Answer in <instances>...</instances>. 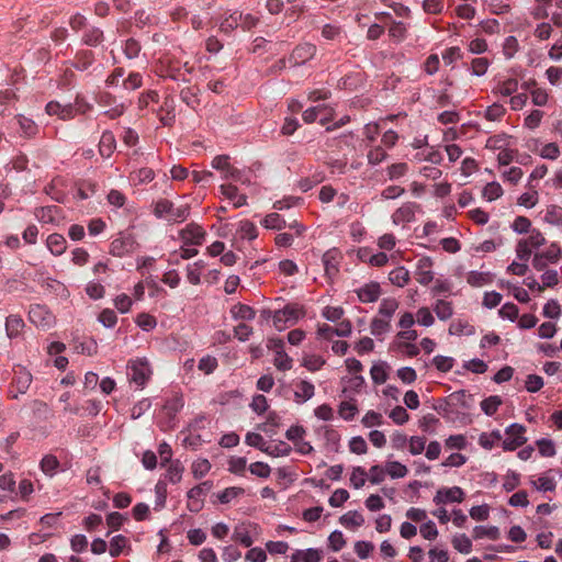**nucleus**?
Segmentation results:
<instances>
[{
	"mask_svg": "<svg viewBox=\"0 0 562 562\" xmlns=\"http://www.w3.org/2000/svg\"><path fill=\"white\" fill-rule=\"evenodd\" d=\"M407 27L403 22L393 21L389 27V36L396 43L405 40Z\"/></svg>",
	"mask_w": 562,
	"mask_h": 562,
	"instance_id": "603ef678",
	"label": "nucleus"
},
{
	"mask_svg": "<svg viewBox=\"0 0 562 562\" xmlns=\"http://www.w3.org/2000/svg\"><path fill=\"white\" fill-rule=\"evenodd\" d=\"M127 374L132 382L138 386H144L151 375L149 362L145 358L130 360Z\"/></svg>",
	"mask_w": 562,
	"mask_h": 562,
	"instance_id": "39448f33",
	"label": "nucleus"
},
{
	"mask_svg": "<svg viewBox=\"0 0 562 562\" xmlns=\"http://www.w3.org/2000/svg\"><path fill=\"white\" fill-rule=\"evenodd\" d=\"M389 366L384 361L374 362L370 369V375L375 384H383L387 380Z\"/></svg>",
	"mask_w": 562,
	"mask_h": 562,
	"instance_id": "7c9ffc66",
	"label": "nucleus"
},
{
	"mask_svg": "<svg viewBox=\"0 0 562 562\" xmlns=\"http://www.w3.org/2000/svg\"><path fill=\"white\" fill-rule=\"evenodd\" d=\"M243 18V13L238 11L232 12L228 16L224 18L220 23L221 32L229 34L232 31L239 26V21Z\"/></svg>",
	"mask_w": 562,
	"mask_h": 562,
	"instance_id": "4c0bfd02",
	"label": "nucleus"
},
{
	"mask_svg": "<svg viewBox=\"0 0 562 562\" xmlns=\"http://www.w3.org/2000/svg\"><path fill=\"white\" fill-rule=\"evenodd\" d=\"M531 102L536 106H544L549 102V93L546 89L535 87L530 90Z\"/></svg>",
	"mask_w": 562,
	"mask_h": 562,
	"instance_id": "774afa93",
	"label": "nucleus"
},
{
	"mask_svg": "<svg viewBox=\"0 0 562 562\" xmlns=\"http://www.w3.org/2000/svg\"><path fill=\"white\" fill-rule=\"evenodd\" d=\"M398 306L400 302L395 297H385L381 301L376 315L392 321Z\"/></svg>",
	"mask_w": 562,
	"mask_h": 562,
	"instance_id": "c85d7f7f",
	"label": "nucleus"
},
{
	"mask_svg": "<svg viewBox=\"0 0 562 562\" xmlns=\"http://www.w3.org/2000/svg\"><path fill=\"white\" fill-rule=\"evenodd\" d=\"M127 538L122 535L113 537L110 541V555L113 558L119 557L127 546Z\"/></svg>",
	"mask_w": 562,
	"mask_h": 562,
	"instance_id": "0e129e2a",
	"label": "nucleus"
},
{
	"mask_svg": "<svg viewBox=\"0 0 562 562\" xmlns=\"http://www.w3.org/2000/svg\"><path fill=\"white\" fill-rule=\"evenodd\" d=\"M493 281V276L490 272L483 271H470L467 274V282L472 286H483L490 284Z\"/></svg>",
	"mask_w": 562,
	"mask_h": 562,
	"instance_id": "f704fd0d",
	"label": "nucleus"
},
{
	"mask_svg": "<svg viewBox=\"0 0 562 562\" xmlns=\"http://www.w3.org/2000/svg\"><path fill=\"white\" fill-rule=\"evenodd\" d=\"M46 246L54 256H60L67 248V241L60 234H50L46 239Z\"/></svg>",
	"mask_w": 562,
	"mask_h": 562,
	"instance_id": "bb28decb",
	"label": "nucleus"
},
{
	"mask_svg": "<svg viewBox=\"0 0 562 562\" xmlns=\"http://www.w3.org/2000/svg\"><path fill=\"white\" fill-rule=\"evenodd\" d=\"M136 248V241L132 235H120L111 243L110 252L116 257L131 254Z\"/></svg>",
	"mask_w": 562,
	"mask_h": 562,
	"instance_id": "4468645a",
	"label": "nucleus"
},
{
	"mask_svg": "<svg viewBox=\"0 0 562 562\" xmlns=\"http://www.w3.org/2000/svg\"><path fill=\"white\" fill-rule=\"evenodd\" d=\"M464 495L463 490L459 486L441 487L436 492L432 501L439 506L450 503H462Z\"/></svg>",
	"mask_w": 562,
	"mask_h": 562,
	"instance_id": "1a4fd4ad",
	"label": "nucleus"
},
{
	"mask_svg": "<svg viewBox=\"0 0 562 562\" xmlns=\"http://www.w3.org/2000/svg\"><path fill=\"white\" fill-rule=\"evenodd\" d=\"M191 71L192 67L189 66L188 63L181 64L178 59L169 55L161 57L156 66V72L158 76L169 78L175 81H189Z\"/></svg>",
	"mask_w": 562,
	"mask_h": 562,
	"instance_id": "f257e3e1",
	"label": "nucleus"
},
{
	"mask_svg": "<svg viewBox=\"0 0 562 562\" xmlns=\"http://www.w3.org/2000/svg\"><path fill=\"white\" fill-rule=\"evenodd\" d=\"M503 188L498 182H490L487 183L482 191L483 198L487 201L492 202L497 200L503 195Z\"/></svg>",
	"mask_w": 562,
	"mask_h": 562,
	"instance_id": "6e6d98bb",
	"label": "nucleus"
},
{
	"mask_svg": "<svg viewBox=\"0 0 562 562\" xmlns=\"http://www.w3.org/2000/svg\"><path fill=\"white\" fill-rule=\"evenodd\" d=\"M502 404L497 395L490 396L481 402V408L487 416H493Z\"/></svg>",
	"mask_w": 562,
	"mask_h": 562,
	"instance_id": "e2e57ef3",
	"label": "nucleus"
},
{
	"mask_svg": "<svg viewBox=\"0 0 562 562\" xmlns=\"http://www.w3.org/2000/svg\"><path fill=\"white\" fill-rule=\"evenodd\" d=\"M315 432L324 440V447L327 451L337 452L339 450L340 435L331 426H319Z\"/></svg>",
	"mask_w": 562,
	"mask_h": 562,
	"instance_id": "f8f14e48",
	"label": "nucleus"
},
{
	"mask_svg": "<svg viewBox=\"0 0 562 562\" xmlns=\"http://www.w3.org/2000/svg\"><path fill=\"white\" fill-rule=\"evenodd\" d=\"M40 467L46 475L53 476L59 467V461L55 456L47 454L41 460Z\"/></svg>",
	"mask_w": 562,
	"mask_h": 562,
	"instance_id": "13d9d810",
	"label": "nucleus"
},
{
	"mask_svg": "<svg viewBox=\"0 0 562 562\" xmlns=\"http://www.w3.org/2000/svg\"><path fill=\"white\" fill-rule=\"evenodd\" d=\"M19 132L24 137H33L36 135L38 127L35 122L24 115H16L14 117Z\"/></svg>",
	"mask_w": 562,
	"mask_h": 562,
	"instance_id": "cd10ccee",
	"label": "nucleus"
},
{
	"mask_svg": "<svg viewBox=\"0 0 562 562\" xmlns=\"http://www.w3.org/2000/svg\"><path fill=\"white\" fill-rule=\"evenodd\" d=\"M135 323L145 331H150L157 326L156 317L147 313L138 314L136 316Z\"/></svg>",
	"mask_w": 562,
	"mask_h": 562,
	"instance_id": "69168bd1",
	"label": "nucleus"
},
{
	"mask_svg": "<svg viewBox=\"0 0 562 562\" xmlns=\"http://www.w3.org/2000/svg\"><path fill=\"white\" fill-rule=\"evenodd\" d=\"M29 319L33 325L42 329H48L55 323V316L52 312L45 305L41 304L30 306Z\"/></svg>",
	"mask_w": 562,
	"mask_h": 562,
	"instance_id": "0eeeda50",
	"label": "nucleus"
},
{
	"mask_svg": "<svg viewBox=\"0 0 562 562\" xmlns=\"http://www.w3.org/2000/svg\"><path fill=\"white\" fill-rule=\"evenodd\" d=\"M257 526L251 524H241L235 527L233 533V540L239 542L246 548L251 547L254 543L252 530H256Z\"/></svg>",
	"mask_w": 562,
	"mask_h": 562,
	"instance_id": "6ab92c4d",
	"label": "nucleus"
},
{
	"mask_svg": "<svg viewBox=\"0 0 562 562\" xmlns=\"http://www.w3.org/2000/svg\"><path fill=\"white\" fill-rule=\"evenodd\" d=\"M205 235L203 227L194 223L188 224L180 232V238L184 245L200 246L203 244Z\"/></svg>",
	"mask_w": 562,
	"mask_h": 562,
	"instance_id": "9b49d317",
	"label": "nucleus"
},
{
	"mask_svg": "<svg viewBox=\"0 0 562 562\" xmlns=\"http://www.w3.org/2000/svg\"><path fill=\"white\" fill-rule=\"evenodd\" d=\"M506 114V109L501 103H493L484 111L483 117L490 122H501Z\"/></svg>",
	"mask_w": 562,
	"mask_h": 562,
	"instance_id": "58836bf2",
	"label": "nucleus"
},
{
	"mask_svg": "<svg viewBox=\"0 0 562 562\" xmlns=\"http://www.w3.org/2000/svg\"><path fill=\"white\" fill-rule=\"evenodd\" d=\"M291 450L292 448L289 443L284 441H279L276 445L268 443L267 448L263 449V453L273 458H279L289 456Z\"/></svg>",
	"mask_w": 562,
	"mask_h": 562,
	"instance_id": "a19ab883",
	"label": "nucleus"
},
{
	"mask_svg": "<svg viewBox=\"0 0 562 562\" xmlns=\"http://www.w3.org/2000/svg\"><path fill=\"white\" fill-rule=\"evenodd\" d=\"M245 490L239 486L227 487L217 495V499L221 504H228L233 499L244 495Z\"/></svg>",
	"mask_w": 562,
	"mask_h": 562,
	"instance_id": "3c124183",
	"label": "nucleus"
},
{
	"mask_svg": "<svg viewBox=\"0 0 562 562\" xmlns=\"http://www.w3.org/2000/svg\"><path fill=\"white\" fill-rule=\"evenodd\" d=\"M434 312L439 319L447 321L452 316L453 307L452 304L448 301L437 300L434 305Z\"/></svg>",
	"mask_w": 562,
	"mask_h": 562,
	"instance_id": "49530a36",
	"label": "nucleus"
},
{
	"mask_svg": "<svg viewBox=\"0 0 562 562\" xmlns=\"http://www.w3.org/2000/svg\"><path fill=\"white\" fill-rule=\"evenodd\" d=\"M417 161H429L439 165L442 161V155L434 147H427L415 155Z\"/></svg>",
	"mask_w": 562,
	"mask_h": 562,
	"instance_id": "ea45409f",
	"label": "nucleus"
},
{
	"mask_svg": "<svg viewBox=\"0 0 562 562\" xmlns=\"http://www.w3.org/2000/svg\"><path fill=\"white\" fill-rule=\"evenodd\" d=\"M212 486V482L205 481L189 490V492L187 493V508L189 509V512L199 513L203 508L204 497L211 491Z\"/></svg>",
	"mask_w": 562,
	"mask_h": 562,
	"instance_id": "423d86ee",
	"label": "nucleus"
},
{
	"mask_svg": "<svg viewBox=\"0 0 562 562\" xmlns=\"http://www.w3.org/2000/svg\"><path fill=\"white\" fill-rule=\"evenodd\" d=\"M221 194L229 200L235 207H240L247 203L245 194H240L238 189L233 184H222L220 187Z\"/></svg>",
	"mask_w": 562,
	"mask_h": 562,
	"instance_id": "5701e85b",
	"label": "nucleus"
},
{
	"mask_svg": "<svg viewBox=\"0 0 562 562\" xmlns=\"http://www.w3.org/2000/svg\"><path fill=\"white\" fill-rule=\"evenodd\" d=\"M24 321L20 315L11 314L5 319V333L10 339L18 338L24 328Z\"/></svg>",
	"mask_w": 562,
	"mask_h": 562,
	"instance_id": "b1692460",
	"label": "nucleus"
},
{
	"mask_svg": "<svg viewBox=\"0 0 562 562\" xmlns=\"http://www.w3.org/2000/svg\"><path fill=\"white\" fill-rule=\"evenodd\" d=\"M46 113L48 115H56L61 120H69L76 115L75 106L71 104L61 105L56 101H50L47 103Z\"/></svg>",
	"mask_w": 562,
	"mask_h": 562,
	"instance_id": "4be33fe9",
	"label": "nucleus"
},
{
	"mask_svg": "<svg viewBox=\"0 0 562 562\" xmlns=\"http://www.w3.org/2000/svg\"><path fill=\"white\" fill-rule=\"evenodd\" d=\"M473 537L474 539H483L488 538L491 540H496L499 537V530L497 527H484V526H476L473 529Z\"/></svg>",
	"mask_w": 562,
	"mask_h": 562,
	"instance_id": "5fc2aeb1",
	"label": "nucleus"
},
{
	"mask_svg": "<svg viewBox=\"0 0 562 562\" xmlns=\"http://www.w3.org/2000/svg\"><path fill=\"white\" fill-rule=\"evenodd\" d=\"M324 364L325 359L318 355H305L302 359V366L311 372L318 371Z\"/></svg>",
	"mask_w": 562,
	"mask_h": 562,
	"instance_id": "4d7b16f0",
	"label": "nucleus"
},
{
	"mask_svg": "<svg viewBox=\"0 0 562 562\" xmlns=\"http://www.w3.org/2000/svg\"><path fill=\"white\" fill-rule=\"evenodd\" d=\"M294 386V402L297 404L307 402L315 394V386L310 381L301 380Z\"/></svg>",
	"mask_w": 562,
	"mask_h": 562,
	"instance_id": "412c9836",
	"label": "nucleus"
},
{
	"mask_svg": "<svg viewBox=\"0 0 562 562\" xmlns=\"http://www.w3.org/2000/svg\"><path fill=\"white\" fill-rule=\"evenodd\" d=\"M116 142L112 132L105 131L102 133L99 143V153L102 157L109 158L115 150Z\"/></svg>",
	"mask_w": 562,
	"mask_h": 562,
	"instance_id": "a878e982",
	"label": "nucleus"
},
{
	"mask_svg": "<svg viewBox=\"0 0 562 562\" xmlns=\"http://www.w3.org/2000/svg\"><path fill=\"white\" fill-rule=\"evenodd\" d=\"M339 521L347 528L356 529L364 524V517L357 510H349L340 517Z\"/></svg>",
	"mask_w": 562,
	"mask_h": 562,
	"instance_id": "72a5a7b5",
	"label": "nucleus"
},
{
	"mask_svg": "<svg viewBox=\"0 0 562 562\" xmlns=\"http://www.w3.org/2000/svg\"><path fill=\"white\" fill-rule=\"evenodd\" d=\"M356 293L361 303H373L379 300L382 290L378 282L371 281L358 288Z\"/></svg>",
	"mask_w": 562,
	"mask_h": 562,
	"instance_id": "dca6fc26",
	"label": "nucleus"
},
{
	"mask_svg": "<svg viewBox=\"0 0 562 562\" xmlns=\"http://www.w3.org/2000/svg\"><path fill=\"white\" fill-rule=\"evenodd\" d=\"M155 214L169 221L181 222L189 215L188 205L176 206L169 200H159L155 205Z\"/></svg>",
	"mask_w": 562,
	"mask_h": 562,
	"instance_id": "7ed1b4c3",
	"label": "nucleus"
},
{
	"mask_svg": "<svg viewBox=\"0 0 562 562\" xmlns=\"http://www.w3.org/2000/svg\"><path fill=\"white\" fill-rule=\"evenodd\" d=\"M273 363L280 371H289L292 369L293 360L284 350H282L274 355Z\"/></svg>",
	"mask_w": 562,
	"mask_h": 562,
	"instance_id": "338daca9",
	"label": "nucleus"
},
{
	"mask_svg": "<svg viewBox=\"0 0 562 562\" xmlns=\"http://www.w3.org/2000/svg\"><path fill=\"white\" fill-rule=\"evenodd\" d=\"M519 88V81L516 78H506L498 80L493 87L492 92L495 95L512 97Z\"/></svg>",
	"mask_w": 562,
	"mask_h": 562,
	"instance_id": "aec40b11",
	"label": "nucleus"
},
{
	"mask_svg": "<svg viewBox=\"0 0 562 562\" xmlns=\"http://www.w3.org/2000/svg\"><path fill=\"white\" fill-rule=\"evenodd\" d=\"M544 221L552 225H562V207L549 205L544 213Z\"/></svg>",
	"mask_w": 562,
	"mask_h": 562,
	"instance_id": "680f3d73",
	"label": "nucleus"
},
{
	"mask_svg": "<svg viewBox=\"0 0 562 562\" xmlns=\"http://www.w3.org/2000/svg\"><path fill=\"white\" fill-rule=\"evenodd\" d=\"M434 261L430 257H422L417 260L415 279L422 285H428L434 281Z\"/></svg>",
	"mask_w": 562,
	"mask_h": 562,
	"instance_id": "9d476101",
	"label": "nucleus"
},
{
	"mask_svg": "<svg viewBox=\"0 0 562 562\" xmlns=\"http://www.w3.org/2000/svg\"><path fill=\"white\" fill-rule=\"evenodd\" d=\"M261 225L268 229L281 231L286 226L284 218L278 213H270L261 221Z\"/></svg>",
	"mask_w": 562,
	"mask_h": 562,
	"instance_id": "37998d69",
	"label": "nucleus"
},
{
	"mask_svg": "<svg viewBox=\"0 0 562 562\" xmlns=\"http://www.w3.org/2000/svg\"><path fill=\"white\" fill-rule=\"evenodd\" d=\"M409 279V271L405 267H397L389 273L390 282L398 288H404Z\"/></svg>",
	"mask_w": 562,
	"mask_h": 562,
	"instance_id": "c9c22d12",
	"label": "nucleus"
},
{
	"mask_svg": "<svg viewBox=\"0 0 562 562\" xmlns=\"http://www.w3.org/2000/svg\"><path fill=\"white\" fill-rule=\"evenodd\" d=\"M316 50V46L312 43L300 44L291 53L289 61L294 66L303 65L315 56Z\"/></svg>",
	"mask_w": 562,
	"mask_h": 562,
	"instance_id": "2eb2a0df",
	"label": "nucleus"
},
{
	"mask_svg": "<svg viewBox=\"0 0 562 562\" xmlns=\"http://www.w3.org/2000/svg\"><path fill=\"white\" fill-rule=\"evenodd\" d=\"M552 471L544 472L539 476L530 477V485L538 492L547 493L553 492L557 488V481L550 474Z\"/></svg>",
	"mask_w": 562,
	"mask_h": 562,
	"instance_id": "a211bd4d",
	"label": "nucleus"
},
{
	"mask_svg": "<svg viewBox=\"0 0 562 562\" xmlns=\"http://www.w3.org/2000/svg\"><path fill=\"white\" fill-rule=\"evenodd\" d=\"M391 330V321L375 315L370 323V333L379 338L383 339V336Z\"/></svg>",
	"mask_w": 562,
	"mask_h": 562,
	"instance_id": "393cba45",
	"label": "nucleus"
},
{
	"mask_svg": "<svg viewBox=\"0 0 562 562\" xmlns=\"http://www.w3.org/2000/svg\"><path fill=\"white\" fill-rule=\"evenodd\" d=\"M205 265L202 260H199L187 267V278L191 284H199L201 282V273Z\"/></svg>",
	"mask_w": 562,
	"mask_h": 562,
	"instance_id": "09e8293b",
	"label": "nucleus"
},
{
	"mask_svg": "<svg viewBox=\"0 0 562 562\" xmlns=\"http://www.w3.org/2000/svg\"><path fill=\"white\" fill-rule=\"evenodd\" d=\"M509 136L505 133L492 135L486 139L485 147L492 150H503L508 145Z\"/></svg>",
	"mask_w": 562,
	"mask_h": 562,
	"instance_id": "de8ad7c7",
	"label": "nucleus"
},
{
	"mask_svg": "<svg viewBox=\"0 0 562 562\" xmlns=\"http://www.w3.org/2000/svg\"><path fill=\"white\" fill-rule=\"evenodd\" d=\"M418 207V204L415 202H406L402 204L393 212L391 216L392 223L394 225H404L406 223L413 222L415 220V214Z\"/></svg>",
	"mask_w": 562,
	"mask_h": 562,
	"instance_id": "ddd939ff",
	"label": "nucleus"
},
{
	"mask_svg": "<svg viewBox=\"0 0 562 562\" xmlns=\"http://www.w3.org/2000/svg\"><path fill=\"white\" fill-rule=\"evenodd\" d=\"M32 383V374L21 366L13 370L12 382L9 387V397L16 400L19 395L25 394Z\"/></svg>",
	"mask_w": 562,
	"mask_h": 562,
	"instance_id": "20e7f679",
	"label": "nucleus"
},
{
	"mask_svg": "<svg viewBox=\"0 0 562 562\" xmlns=\"http://www.w3.org/2000/svg\"><path fill=\"white\" fill-rule=\"evenodd\" d=\"M451 543L453 548L460 553L469 554L472 551V542L470 538L464 533L453 536Z\"/></svg>",
	"mask_w": 562,
	"mask_h": 562,
	"instance_id": "a18cd8bd",
	"label": "nucleus"
},
{
	"mask_svg": "<svg viewBox=\"0 0 562 562\" xmlns=\"http://www.w3.org/2000/svg\"><path fill=\"white\" fill-rule=\"evenodd\" d=\"M155 171L148 167H142L137 170H134L131 176V182L134 186H140L151 182L155 179Z\"/></svg>",
	"mask_w": 562,
	"mask_h": 562,
	"instance_id": "c756f323",
	"label": "nucleus"
},
{
	"mask_svg": "<svg viewBox=\"0 0 562 562\" xmlns=\"http://www.w3.org/2000/svg\"><path fill=\"white\" fill-rule=\"evenodd\" d=\"M321 559L317 549L296 550L291 557V562H319Z\"/></svg>",
	"mask_w": 562,
	"mask_h": 562,
	"instance_id": "473e14b6",
	"label": "nucleus"
},
{
	"mask_svg": "<svg viewBox=\"0 0 562 562\" xmlns=\"http://www.w3.org/2000/svg\"><path fill=\"white\" fill-rule=\"evenodd\" d=\"M526 428L519 424L509 425L506 430V438L502 441V447L505 451H514L521 447L527 438L525 437Z\"/></svg>",
	"mask_w": 562,
	"mask_h": 562,
	"instance_id": "6e6552de",
	"label": "nucleus"
},
{
	"mask_svg": "<svg viewBox=\"0 0 562 562\" xmlns=\"http://www.w3.org/2000/svg\"><path fill=\"white\" fill-rule=\"evenodd\" d=\"M386 474L392 479L405 477L408 473L406 465L398 461H387L385 464Z\"/></svg>",
	"mask_w": 562,
	"mask_h": 562,
	"instance_id": "8fccbe9b",
	"label": "nucleus"
},
{
	"mask_svg": "<svg viewBox=\"0 0 562 562\" xmlns=\"http://www.w3.org/2000/svg\"><path fill=\"white\" fill-rule=\"evenodd\" d=\"M231 314L235 319L251 321L256 316V311L246 304H235L231 308Z\"/></svg>",
	"mask_w": 562,
	"mask_h": 562,
	"instance_id": "e433bc0d",
	"label": "nucleus"
},
{
	"mask_svg": "<svg viewBox=\"0 0 562 562\" xmlns=\"http://www.w3.org/2000/svg\"><path fill=\"white\" fill-rule=\"evenodd\" d=\"M340 259L341 255L336 248L329 249L323 255L322 261L328 278L331 279L338 274Z\"/></svg>",
	"mask_w": 562,
	"mask_h": 562,
	"instance_id": "f3484780",
	"label": "nucleus"
},
{
	"mask_svg": "<svg viewBox=\"0 0 562 562\" xmlns=\"http://www.w3.org/2000/svg\"><path fill=\"white\" fill-rule=\"evenodd\" d=\"M180 98L191 109H196V106L200 104L198 91L193 87L182 89L180 92Z\"/></svg>",
	"mask_w": 562,
	"mask_h": 562,
	"instance_id": "052dcab7",
	"label": "nucleus"
},
{
	"mask_svg": "<svg viewBox=\"0 0 562 562\" xmlns=\"http://www.w3.org/2000/svg\"><path fill=\"white\" fill-rule=\"evenodd\" d=\"M182 473L183 467L179 463V461L170 462L165 474V479L172 484H177L181 481Z\"/></svg>",
	"mask_w": 562,
	"mask_h": 562,
	"instance_id": "864d4df0",
	"label": "nucleus"
},
{
	"mask_svg": "<svg viewBox=\"0 0 562 562\" xmlns=\"http://www.w3.org/2000/svg\"><path fill=\"white\" fill-rule=\"evenodd\" d=\"M490 65L491 61L486 57H475L470 63V72L473 76L482 77L487 72Z\"/></svg>",
	"mask_w": 562,
	"mask_h": 562,
	"instance_id": "79ce46f5",
	"label": "nucleus"
},
{
	"mask_svg": "<svg viewBox=\"0 0 562 562\" xmlns=\"http://www.w3.org/2000/svg\"><path fill=\"white\" fill-rule=\"evenodd\" d=\"M304 315V307L300 304L292 303L281 310L274 311L272 321L278 330H283L286 327L295 325Z\"/></svg>",
	"mask_w": 562,
	"mask_h": 562,
	"instance_id": "f03ea898",
	"label": "nucleus"
},
{
	"mask_svg": "<svg viewBox=\"0 0 562 562\" xmlns=\"http://www.w3.org/2000/svg\"><path fill=\"white\" fill-rule=\"evenodd\" d=\"M502 440V434L499 430H493L492 432H482L479 437V443L484 449L491 450L496 443Z\"/></svg>",
	"mask_w": 562,
	"mask_h": 562,
	"instance_id": "c03bdc74",
	"label": "nucleus"
},
{
	"mask_svg": "<svg viewBox=\"0 0 562 562\" xmlns=\"http://www.w3.org/2000/svg\"><path fill=\"white\" fill-rule=\"evenodd\" d=\"M391 349L402 356L409 358L416 357L419 353V347L416 344L408 341H393Z\"/></svg>",
	"mask_w": 562,
	"mask_h": 562,
	"instance_id": "2f4dec72",
	"label": "nucleus"
},
{
	"mask_svg": "<svg viewBox=\"0 0 562 562\" xmlns=\"http://www.w3.org/2000/svg\"><path fill=\"white\" fill-rule=\"evenodd\" d=\"M228 471L236 475H245L247 469V460L244 457H232L228 460Z\"/></svg>",
	"mask_w": 562,
	"mask_h": 562,
	"instance_id": "bf43d9fd",
	"label": "nucleus"
}]
</instances>
